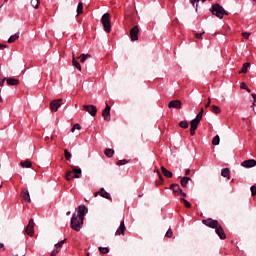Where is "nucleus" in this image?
Segmentation results:
<instances>
[{"instance_id":"obj_28","label":"nucleus","mask_w":256,"mask_h":256,"mask_svg":"<svg viewBox=\"0 0 256 256\" xmlns=\"http://www.w3.org/2000/svg\"><path fill=\"white\" fill-rule=\"evenodd\" d=\"M179 127H181L182 129H188L189 128V122H187V120H183L179 123Z\"/></svg>"},{"instance_id":"obj_15","label":"nucleus","mask_w":256,"mask_h":256,"mask_svg":"<svg viewBox=\"0 0 256 256\" xmlns=\"http://www.w3.org/2000/svg\"><path fill=\"white\" fill-rule=\"evenodd\" d=\"M170 189H171V191H173V193L175 195H179L181 193V191L183 190V189H181V186L177 183L171 184Z\"/></svg>"},{"instance_id":"obj_50","label":"nucleus","mask_w":256,"mask_h":256,"mask_svg":"<svg viewBox=\"0 0 256 256\" xmlns=\"http://www.w3.org/2000/svg\"><path fill=\"white\" fill-rule=\"evenodd\" d=\"M59 253V251H57V249H54L52 252H51V256H56L57 254Z\"/></svg>"},{"instance_id":"obj_3","label":"nucleus","mask_w":256,"mask_h":256,"mask_svg":"<svg viewBox=\"0 0 256 256\" xmlns=\"http://www.w3.org/2000/svg\"><path fill=\"white\" fill-rule=\"evenodd\" d=\"M70 226H71V229H74V231H81V227H83L82 218H79L76 214H73L71 218Z\"/></svg>"},{"instance_id":"obj_51","label":"nucleus","mask_w":256,"mask_h":256,"mask_svg":"<svg viewBox=\"0 0 256 256\" xmlns=\"http://www.w3.org/2000/svg\"><path fill=\"white\" fill-rule=\"evenodd\" d=\"M28 225L35 227V222L33 221V218L29 220Z\"/></svg>"},{"instance_id":"obj_6","label":"nucleus","mask_w":256,"mask_h":256,"mask_svg":"<svg viewBox=\"0 0 256 256\" xmlns=\"http://www.w3.org/2000/svg\"><path fill=\"white\" fill-rule=\"evenodd\" d=\"M62 103H63V99L52 100L50 102V110L53 111L54 113L59 111V107H61Z\"/></svg>"},{"instance_id":"obj_48","label":"nucleus","mask_w":256,"mask_h":256,"mask_svg":"<svg viewBox=\"0 0 256 256\" xmlns=\"http://www.w3.org/2000/svg\"><path fill=\"white\" fill-rule=\"evenodd\" d=\"M250 36H251V33H242V37L244 39H249Z\"/></svg>"},{"instance_id":"obj_49","label":"nucleus","mask_w":256,"mask_h":256,"mask_svg":"<svg viewBox=\"0 0 256 256\" xmlns=\"http://www.w3.org/2000/svg\"><path fill=\"white\" fill-rule=\"evenodd\" d=\"M195 37L196 39H203V33H196Z\"/></svg>"},{"instance_id":"obj_54","label":"nucleus","mask_w":256,"mask_h":256,"mask_svg":"<svg viewBox=\"0 0 256 256\" xmlns=\"http://www.w3.org/2000/svg\"><path fill=\"white\" fill-rule=\"evenodd\" d=\"M206 107H211V98H208V102L206 104Z\"/></svg>"},{"instance_id":"obj_31","label":"nucleus","mask_w":256,"mask_h":256,"mask_svg":"<svg viewBox=\"0 0 256 256\" xmlns=\"http://www.w3.org/2000/svg\"><path fill=\"white\" fill-rule=\"evenodd\" d=\"M18 38H19V34H14L10 36V38L8 39V43H15V41H17Z\"/></svg>"},{"instance_id":"obj_4","label":"nucleus","mask_w":256,"mask_h":256,"mask_svg":"<svg viewBox=\"0 0 256 256\" xmlns=\"http://www.w3.org/2000/svg\"><path fill=\"white\" fill-rule=\"evenodd\" d=\"M111 15L106 12L102 18H101V21H102V25H103V28H104V31L106 33H111Z\"/></svg>"},{"instance_id":"obj_9","label":"nucleus","mask_w":256,"mask_h":256,"mask_svg":"<svg viewBox=\"0 0 256 256\" xmlns=\"http://www.w3.org/2000/svg\"><path fill=\"white\" fill-rule=\"evenodd\" d=\"M94 195L95 197H97V195H100V197H104V199H108L109 201H111V194L105 191V188H101L99 191L95 192Z\"/></svg>"},{"instance_id":"obj_58","label":"nucleus","mask_w":256,"mask_h":256,"mask_svg":"<svg viewBox=\"0 0 256 256\" xmlns=\"http://www.w3.org/2000/svg\"><path fill=\"white\" fill-rule=\"evenodd\" d=\"M0 249H2L3 251H5V244H4V243H0Z\"/></svg>"},{"instance_id":"obj_37","label":"nucleus","mask_w":256,"mask_h":256,"mask_svg":"<svg viewBox=\"0 0 256 256\" xmlns=\"http://www.w3.org/2000/svg\"><path fill=\"white\" fill-rule=\"evenodd\" d=\"M64 157L66 161H71V154L69 153V150L67 149L64 150Z\"/></svg>"},{"instance_id":"obj_27","label":"nucleus","mask_w":256,"mask_h":256,"mask_svg":"<svg viewBox=\"0 0 256 256\" xmlns=\"http://www.w3.org/2000/svg\"><path fill=\"white\" fill-rule=\"evenodd\" d=\"M230 173H231V170H229V168H224V169H222V171H221L222 177H228V179H229Z\"/></svg>"},{"instance_id":"obj_22","label":"nucleus","mask_w":256,"mask_h":256,"mask_svg":"<svg viewBox=\"0 0 256 256\" xmlns=\"http://www.w3.org/2000/svg\"><path fill=\"white\" fill-rule=\"evenodd\" d=\"M21 167L26 168V169H30V167H32V163L31 160H25L20 162Z\"/></svg>"},{"instance_id":"obj_26","label":"nucleus","mask_w":256,"mask_h":256,"mask_svg":"<svg viewBox=\"0 0 256 256\" xmlns=\"http://www.w3.org/2000/svg\"><path fill=\"white\" fill-rule=\"evenodd\" d=\"M200 0H190V3H192L193 7L196 9H198L199 5L197 3H199ZM205 1L207 0H201L202 3H205ZM209 1H213V0H209Z\"/></svg>"},{"instance_id":"obj_57","label":"nucleus","mask_w":256,"mask_h":256,"mask_svg":"<svg viewBox=\"0 0 256 256\" xmlns=\"http://www.w3.org/2000/svg\"><path fill=\"white\" fill-rule=\"evenodd\" d=\"M7 45H5V44H0V49H7Z\"/></svg>"},{"instance_id":"obj_40","label":"nucleus","mask_w":256,"mask_h":256,"mask_svg":"<svg viewBox=\"0 0 256 256\" xmlns=\"http://www.w3.org/2000/svg\"><path fill=\"white\" fill-rule=\"evenodd\" d=\"M31 5L34 7V9L39 8V0H31Z\"/></svg>"},{"instance_id":"obj_34","label":"nucleus","mask_w":256,"mask_h":256,"mask_svg":"<svg viewBox=\"0 0 256 256\" xmlns=\"http://www.w3.org/2000/svg\"><path fill=\"white\" fill-rule=\"evenodd\" d=\"M83 13V2H79L77 6V15H81Z\"/></svg>"},{"instance_id":"obj_59","label":"nucleus","mask_w":256,"mask_h":256,"mask_svg":"<svg viewBox=\"0 0 256 256\" xmlns=\"http://www.w3.org/2000/svg\"><path fill=\"white\" fill-rule=\"evenodd\" d=\"M252 97H253V99H254V101L256 103V94H252Z\"/></svg>"},{"instance_id":"obj_43","label":"nucleus","mask_w":256,"mask_h":256,"mask_svg":"<svg viewBox=\"0 0 256 256\" xmlns=\"http://www.w3.org/2000/svg\"><path fill=\"white\" fill-rule=\"evenodd\" d=\"M127 163H129V160L123 159V160H119V161L117 162V165H118V166L127 165Z\"/></svg>"},{"instance_id":"obj_61","label":"nucleus","mask_w":256,"mask_h":256,"mask_svg":"<svg viewBox=\"0 0 256 256\" xmlns=\"http://www.w3.org/2000/svg\"><path fill=\"white\" fill-rule=\"evenodd\" d=\"M56 249H57L58 253L61 251V248H59V247H56Z\"/></svg>"},{"instance_id":"obj_60","label":"nucleus","mask_w":256,"mask_h":256,"mask_svg":"<svg viewBox=\"0 0 256 256\" xmlns=\"http://www.w3.org/2000/svg\"><path fill=\"white\" fill-rule=\"evenodd\" d=\"M226 31H231V27L227 26V30Z\"/></svg>"},{"instance_id":"obj_42","label":"nucleus","mask_w":256,"mask_h":256,"mask_svg":"<svg viewBox=\"0 0 256 256\" xmlns=\"http://www.w3.org/2000/svg\"><path fill=\"white\" fill-rule=\"evenodd\" d=\"M75 129H77L78 131L81 130V125L79 123L74 124L71 129L72 133H75Z\"/></svg>"},{"instance_id":"obj_5","label":"nucleus","mask_w":256,"mask_h":256,"mask_svg":"<svg viewBox=\"0 0 256 256\" xmlns=\"http://www.w3.org/2000/svg\"><path fill=\"white\" fill-rule=\"evenodd\" d=\"M202 223L211 229H216L220 225L218 220H213L212 218L204 219Z\"/></svg>"},{"instance_id":"obj_21","label":"nucleus","mask_w":256,"mask_h":256,"mask_svg":"<svg viewBox=\"0 0 256 256\" xmlns=\"http://www.w3.org/2000/svg\"><path fill=\"white\" fill-rule=\"evenodd\" d=\"M189 181H191V178L184 176L180 180V185H182V187H187V183H189Z\"/></svg>"},{"instance_id":"obj_35","label":"nucleus","mask_w":256,"mask_h":256,"mask_svg":"<svg viewBox=\"0 0 256 256\" xmlns=\"http://www.w3.org/2000/svg\"><path fill=\"white\" fill-rule=\"evenodd\" d=\"M130 39H131V41H138L139 34L138 33H130Z\"/></svg>"},{"instance_id":"obj_33","label":"nucleus","mask_w":256,"mask_h":256,"mask_svg":"<svg viewBox=\"0 0 256 256\" xmlns=\"http://www.w3.org/2000/svg\"><path fill=\"white\" fill-rule=\"evenodd\" d=\"M88 57H91V55H89V54H81V56L78 57L77 59H80V62L84 63L85 61H87Z\"/></svg>"},{"instance_id":"obj_10","label":"nucleus","mask_w":256,"mask_h":256,"mask_svg":"<svg viewBox=\"0 0 256 256\" xmlns=\"http://www.w3.org/2000/svg\"><path fill=\"white\" fill-rule=\"evenodd\" d=\"M215 232L220 239H227V235L225 234V230H223V226H221V224L215 228Z\"/></svg>"},{"instance_id":"obj_8","label":"nucleus","mask_w":256,"mask_h":256,"mask_svg":"<svg viewBox=\"0 0 256 256\" xmlns=\"http://www.w3.org/2000/svg\"><path fill=\"white\" fill-rule=\"evenodd\" d=\"M102 117H104V121H111V106L106 104L105 109L102 111Z\"/></svg>"},{"instance_id":"obj_38","label":"nucleus","mask_w":256,"mask_h":256,"mask_svg":"<svg viewBox=\"0 0 256 256\" xmlns=\"http://www.w3.org/2000/svg\"><path fill=\"white\" fill-rule=\"evenodd\" d=\"M157 175L159 177V181H156V185H161L163 183V175H161V172L159 170H157Z\"/></svg>"},{"instance_id":"obj_36","label":"nucleus","mask_w":256,"mask_h":256,"mask_svg":"<svg viewBox=\"0 0 256 256\" xmlns=\"http://www.w3.org/2000/svg\"><path fill=\"white\" fill-rule=\"evenodd\" d=\"M240 88L244 89L245 91H247L248 93H251V89L249 87H247V84L245 82H242L240 84Z\"/></svg>"},{"instance_id":"obj_41","label":"nucleus","mask_w":256,"mask_h":256,"mask_svg":"<svg viewBox=\"0 0 256 256\" xmlns=\"http://www.w3.org/2000/svg\"><path fill=\"white\" fill-rule=\"evenodd\" d=\"M203 113H204V110H203V108H201L200 112L196 116V119L198 121H201L203 119Z\"/></svg>"},{"instance_id":"obj_56","label":"nucleus","mask_w":256,"mask_h":256,"mask_svg":"<svg viewBox=\"0 0 256 256\" xmlns=\"http://www.w3.org/2000/svg\"><path fill=\"white\" fill-rule=\"evenodd\" d=\"M185 175H191V170L190 169H186L185 170Z\"/></svg>"},{"instance_id":"obj_13","label":"nucleus","mask_w":256,"mask_h":256,"mask_svg":"<svg viewBox=\"0 0 256 256\" xmlns=\"http://www.w3.org/2000/svg\"><path fill=\"white\" fill-rule=\"evenodd\" d=\"M241 165L242 167H246L247 169H249L251 167H255L256 161L255 159H249V160L243 161Z\"/></svg>"},{"instance_id":"obj_29","label":"nucleus","mask_w":256,"mask_h":256,"mask_svg":"<svg viewBox=\"0 0 256 256\" xmlns=\"http://www.w3.org/2000/svg\"><path fill=\"white\" fill-rule=\"evenodd\" d=\"M180 201H181V203H183V205H184L187 209H191V203H190L189 201H187V199L181 198Z\"/></svg>"},{"instance_id":"obj_55","label":"nucleus","mask_w":256,"mask_h":256,"mask_svg":"<svg viewBox=\"0 0 256 256\" xmlns=\"http://www.w3.org/2000/svg\"><path fill=\"white\" fill-rule=\"evenodd\" d=\"M179 195H182V197H187V193L183 192V190H181V192L179 193Z\"/></svg>"},{"instance_id":"obj_19","label":"nucleus","mask_w":256,"mask_h":256,"mask_svg":"<svg viewBox=\"0 0 256 256\" xmlns=\"http://www.w3.org/2000/svg\"><path fill=\"white\" fill-rule=\"evenodd\" d=\"M199 123H201V120H198L197 118H194V119L190 122V129H195V130H197V128L199 127Z\"/></svg>"},{"instance_id":"obj_2","label":"nucleus","mask_w":256,"mask_h":256,"mask_svg":"<svg viewBox=\"0 0 256 256\" xmlns=\"http://www.w3.org/2000/svg\"><path fill=\"white\" fill-rule=\"evenodd\" d=\"M72 171L68 170L65 175L66 181H73V179H79V175H81V168H75V166H71Z\"/></svg>"},{"instance_id":"obj_11","label":"nucleus","mask_w":256,"mask_h":256,"mask_svg":"<svg viewBox=\"0 0 256 256\" xmlns=\"http://www.w3.org/2000/svg\"><path fill=\"white\" fill-rule=\"evenodd\" d=\"M181 100H172L168 103L169 109H181Z\"/></svg>"},{"instance_id":"obj_63","label":"nucleus","mask_w":256,"mask_h":256,"mask_svg":"<svg viewBox=\"0 0 256 256\" xmlns=\"http://www.w3.org/2000/svg\"><path fill=\"white\" fill-rule=\"evenodd\" d=\"M66 215H71V211H68V212L66 213Z\"/></svg>"},{"instance_id":"obj_52","label":"nucleus","mask_w":256,"mask_h":256,"mask_svg":"<svg viewBox=\"0 0 256 256\" xmlns=\"http://www.w3.org/2000/svg\"><path fill=\"white\" fill-rule=\"evenodd\" d=\"M6 79H7V78H3V79H2V81L0 82V87H3V85H5V81H7Z\"/></svg>"},{"instance_id":"obj_32","label":"nucleus","mask_w":256,"mask_h":256,"mask_svg":"<svg viewBox=\"0 0 256 256\" xmlns=\"http://www.w3.org/2000/svg\"><path fill=\"white\" fill-rule=\"evenodd\" d=\"M219 143H221V138L219 137V135H216V136L212 139V145H219Z\"/></svg>"},{"instance_id":"obj_17","label":"nucleus","mask_w":256,"mask_h":256,"mask_svg":"<svg viewBox=\"0 0 256 256\" xmlns=\"http://www.w3.org/2000/svg\"><path fill=\"white\" fill-rule=\"evenodd\" d=\"M115 235H125V221H122L120 223L119 228L117 229V231L115 232Z\"/></svg>"},{"instance_id":"obj_14","label":"nucleus","mask_w":256,"mask_h":256,"mask_svg":"<svg viewBox=\"0 0 256 256\" xmlns=\"http://www.w3.org/2000/svg\"><path fill=\"white\" fill-rule=\"evenodd\" d=\"M21 197L26 203H31V196L29 195V190L23 189L21 192Z\"/></svg>"},{"instance_id":"obj_16","label":"nucleus","mask_w":256,"mask_h":256,"mask_svg":"<svg viewBox=\"0 0 256 256\" xmlns=\"http://www.w3.org/2000/svg\"><path fill=\"white\" fill-rule=\"evenodd\" d=\"M6 83L9 86L15 87V86L19 85V79L12 78V77L6 78Z\"/></svg>"},{"instance_id":"obj_64","label":"nucleus","mask_w":256,"mask_h":256,"mask_svg":"<svg viewBox=\"0 0 256 256\" xmlns=\"http://www.w3.org/2000/svg\"><path fill=\"white\" fill-rule=\"evenodd\" d=\"M86 256H89V253H87Z\"/></svg>"},{"instance_id":"obj_44","label":"nucleus","mask_w":256,"mask_h":256,"mask_svg":"<svg viewBox=\"0 0 256 256\" xmlns=\"http://www.w3.org/2000/svg\"><path fill=\"white\" fill-rule=\"evenodd\" d=\"M165 237L171 238L173 237V230L169 228L165 234Z\"/></svg>"},{"instance_id":"obj_53","label":"nucleus","mask_w":256,"mask_h":256,"mask_svg":"<svg viewBox=\"0 0 256 256\" xmlns=\"http://www.w3.org/2000/svg\"><path fill=\"white\" fill-rule=\"evenodd\" d=\"M195 131H196L195 129L190 128V135H192V136L195 135Z\"/></svg>"},{"instance_id":"obj_25","label":"nucleus","mask_w":256,"mask_h":256,"mask_svg":"<svg viewBox=\"0 0 256 256\" xmlns=\"http://www.w3.org/2000/svg\"><path fill=\"white\" fill-rule=\"evenodd\" d=\"M72 63H73V67H76V69H78V71H81V64L79 63V61H77V59H75L74 54H73V58H72Z\"/></svg>"},{"instance_id":"obj_12","label":"nucleus","mask_w":256,"mask_h":256,"mask_svg":"<svg viewBox=\"0 0 256 256\" xmlns=\"http://www.w3.org/2000/svg\"><path fill=\"white\" fill-rule=\"evenodd\" d=\"M87 211H89V209H87L86 207H85V205H81V206H79L78 207V218H80V219H84V217H85V215H86V213H87Z\"/></svg>"},{"instance_id":"obj_24","label":"nucleus","mask_w":256,"mask_h":256,"mask_svg":"<svg viewBox=\"0 0 256 256\" xmlns=\"http://www.w3.org/2000/svg\"><path fill=\"white\" fill-rule=\"evenodd\" d=\"M106 157H113V155H115V150L111 149V148H106L104 151Z\"/></svg>"},{"instance_id":"obj_47","label":"nucleus","mask_w":256,"mask_h":256,"mask_svg":"<svg viewBox=\"0 0 256 256\" xmlns=\"http://www.w3.org/2000/svg\"><path fill=\"white\" fill-rule=\"evenodd\" d=\"M250 190H251L252 197H255V195H256V187L255 186H251Z\"/></svg>"},{"instance_id":"obj_30","label":"nucleus","mask_w":256,"mask_h":256,"mask_svg":"<svg viewBox=\"0 0 256 256\" xmlns=\"http://www.w3.org/2000/svg\"><path fill=\"white\" fill-rule=\"evenodd\" d=\"M211 111H212V113L219 114V113H221V108L217 105H213V106H211Z\"/></svg>"},{"instance_id":"obj_18","label":"nucleus","mask_w":256,"mask_h":256,"mask_svg":"<svg viewBox=\"0 0 256 256\" xmlns=\"http://www.w3.org/2000/svg\"><path fill=\"white\" fill-rule=\"evenodd\" d=\"M25 233H27L29 237H33V235H35V226L27 225L25 228Z\"/></svg>"},{"instance_id":"obj_39","label":"nucleus","mask_w":256,"mask_h":256,"mask_svg":"<svg viewBox=\"0 0 256 256\" xmlns=\"http://www.w3.org/2000/svg\"><path fill=\"white\" fill-rule=\"evenodd\" d=\"M98 249L102 255L109 253V249L107 247H99Z\"/></svg>"},{"instance_id":"obj_1","label":"nucleus","mask_w":256,"mask_h":256,"mask_svg":"<svg viewBox=\"0 0 256 256\" xmlns=\"http://www.w3.org/2000/svg\"><path fill=\"white\" fill-rule=\"evenodd\" d=\"M210 11L212 15H215L218 19H223V15H229V13L225 11V8H223L219 3L213 4Z\"/></svg>"},{"instance_id":"obj_7","label":"nucleus","mask_w":256,"mask_h":256,"mask_svg":"<svg viewBox=\"0 0 256 256\" xmlns=\"http://www.w3.org/2000/svg\"><path fill=\"white\" fill-rule=\"evenodd\" d=\"M84 111H87L89 115L92 117H95L97 115V107L95 105H84L83 106Z\"/></svg>"},{"instance_id":"obj_62","label":"nucleus","mask_w":256,"mask_h":256,"mask_svg":"<svg viewBox=\"0 0 256 256\" xmlns=\"http://www.w3.org/2000/svg\"><path fill=\"white\" fill-rule=\"evenodd\" d=\"M0 103H3V98L0 96Z\"/></svg>"},{"instance_id":"obj_45","label":"nucleus","mask_w":256,"mask_h":256,"mask_svg":"<svg viewBox=\"0 0 256 256\" xmlns=\"http://www.w3.org/2000/svg\"><path fill=\"white\" fill-rule=\"evenodd\" d=\"M65 241H67V239L61 240L60 242H58L57 244H55V247H58L61 249V247H63Z\"/></svg>"},{"instance_id":"obj_46","label":"nucleus","mask_w":256,"mask_h":256,"mask_svg":"<svg viewBox=\"0 0 256 256\" xmlns=\"http://www.w3.org/2000/svg\"><path fill=\"white\" fill-rule=\"evenodd\" d=\"M130 33H139V26L135 25L131 30Z\"/></svg>"},{"instance_id":"obj_23","label":"nucleus","mask_w":256,"mask_h":256,"mask_svg":"<svg viewBox=\"0 0 256 256\" xmlns=\"http://www.w3.org/2000/svg\"><path fill=\"white\" fill-rule=\"evenodd\" d=\"M249 67H251V63H249V62L244 63L242 66V69L239 71V74L247 73Z\"/></svg>"},{"instance_id":"obj_20","label":"nucleus","mask_w":256,"mask_h":256,"mask_svg":"<svg viewBox=\"0 0 256 256\" xmlns=\"http://www.w3.org/2000/svg\"><path fill=\"white\" fill-rule=\"evenodd\" d=\"M161 171L165 177H168L169 179H171V177H173V172L167 170V168H165V166H161Z\"/></svg>"}]
</instances>
